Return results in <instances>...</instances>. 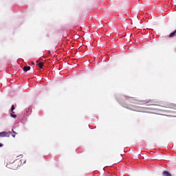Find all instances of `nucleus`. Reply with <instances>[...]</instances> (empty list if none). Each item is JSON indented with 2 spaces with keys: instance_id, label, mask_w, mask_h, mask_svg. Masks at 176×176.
<instances>
[{
  "instance_id": "nucleus-1",
  "label": "nucleus",
  "mask_w": 176,
  "mask_h": 176,
  "mask_svg": "<svg viewBox=\"0 0 176 176\" xmlns=\"http://www.w3.org/2000/svg\"><path fill=\"white\" fill-rule=\"evenodd\" d=\"M19 161H14L13 162H7L6 167L11 170H16L19 167Z\"/></svg>"
},
{
  "instance_id": "nucleus-2",
  "label": "nucleus",
  "mask_w": 176,
  "mask_h": 176,
  "mask_svg": "<svg viewBox=\"0 0 176 176\" xmlns=\"http://www.w3.org/2000/svg\"><path fill=\"white\" fill-rule=\"evenodd\" d=\"M11 132H0V137L1 138H10Z\"/></svg>"
},
{
  "instance_id": "nucleus-3",
  "label": "nucleus",
  "mask_w": 176,
  "mask_h": 176,
  "mask_svg": "<svg viewBox=\"0 0 176 176\" xmlns=\"http://www.w3.org/2000/svg\"><path fill=\"white\" fill-rule=\"evenodd\" d=\"M144 103L148 104V105H150V106H157V102H153L151 100H146V102H144Z\"/></svg>"
},
{
  "instance_id": "nucleus-4",
  "label": "nucleus",
  "mask_w": 176,
  "mask_h": 176,
  "mask_svg": "<svg viewBox=\"0 0 176 176\" xmlns=\"http://www.w3.org/2000/svg\"><path fill=\"white\" fill-rule=\"evenodd\" d=\"M31 69V67H29V66H25L23 67V72H28Z\"/></svg>"
},
{
  "instance_id": "nucleus-5",
  "label": "nucleus",
  "mask_w": 176,
  "mask_h": 176,
  "mask_svg": "<svg viewBox=\"0 0 176 176\" xmlns=\"http://www.w3.org/2000/svg\"><path fill=\"white\" fill-rule=\"evenodd\" d=\"M163 175H164V176H172V174L168 172V171H164V172H163Z\"/></svg>"
},
{
  "instance_id": "nucleus-6",
  "label": "nucleus",
  "mask_w": 176,
  "mask_h": 176,
  "mask_svg": "<svg viewBox=\"0 0 176 176\" xmlns=\"http://www.w3.org/2000/svg\"><path fill=\"white\" fill-rule=\"evenodd\" d=\"M12 132H11L10 134H12V138H14L16 137L17 133H16V131H14V129H12Z\"/></svg>"
},
{
  "instance_id": "nucleus-7",
  "label": "nucleus",
  "mask_w": 176,
  "mask_h": 176,
  "mask_svg": "<svg viewBox=\"0 0 176 176\" xmlns=\"http://www.w3.org/2000/svg\"><path fill=\"white\" fill-rule=\"evenodd\" d=\"M176 36V30L172 33H170V34H169V37H173Z\"/></svg>"
},
{
  "instance_id": "nucleus-8",
  "label": "nucleus",
  "mask_w": 176,
  "mask_h": 176,
  "mask_svg": "<svg viewBox=\"0 0 176 176\" xmlns=\"http://www.w3.org/2000/svg\"><path fill=\"white\" fill-rule=\"evenodd\" d=\"M14 109H15L14 104H12L11 107L12 113H14Z\"/></svg>"
},
{
  "instance_id": "nucleus-9",
  "label": "nucleus",
  "mask_w": 176,
  "mask_h": 176,
  "mask_svg": "<svg viewBox=\"0 0 176 176\" xmlns=\"http://www.w3.org/2000/svg\"><path fill=\"white\" fill-rule=\"evenodd\" d=\"M38 67H39L40 69H43V63H38Z\"/></svg>"
},
{
  "instance_id": "nucleus-10",
  "label": "nucleus",
  "mask_w": 176,
  "mask_h": 176,
  "mask_svg": "<svg viewBox=\"0 0 176 176\" xmlns=\"http://www.w3.org/2000/svg\"><path fill=\"white\" fill-rule=\"evenodd\" d=\"M10 116H11L12 118H13L14 119H16V117H17L16 115L12 114V113L10 114Z\"/></svg>"
},
{
  "instance_id": "nucleus-11",
  "label": "nucleus",
  "mask_w": 176,
  "mask_h": 176,
  "mask_svg": "<svg viewBox=\"0 0 176 176\" xmlns=\"http://www.w3.org/2000/svg\"><path fill=\"white\" fill-rule=\"evenodd\" d=\"M3 144L2 143H0V147H2Z\"/></svg>"
},
{
  "instance_id": "nucleus-12",
  "label": "nucleus",
  "mask_w": 176,
  "mask_h": 176,
  "mask_svg": "<svg viewBox=\"0 0 176 176\" xmlns=\"http://www.w3.org/2000/svg\"><path fill=\"white\" fill-rule=\"evenodd\" d=\"M32 65H34V62H32Z\"/></svg>"
},
{
  "instance_id": "nucleus-13",
  "label": "nucleus",
  "mask_w": 176,
  "mask_h": 176,
  "mask_svg": "<svg viewBox=\"0 0 176 176\" xmlns=\"http://www.w3.org/2000/svg\"><path fill=\"white\" fill-rule=\"evenodd\" d=\"M133 100H135V98H133Z\"/></svg>"
},
{
  "instance_id": "nucleus-14",
  "label": "nucleus",
  "mask_w": 176,
  "mask_h": 176,
  "mask_svg": "<svg viewBox=\"0 0 176 176\" xmlns=\"http://www.w3.org/2000/svg\"><path fill=\"white\" fill-rule=\"evenodd\" d=\"M36 63H38V60H36Z\"/></svg>"
}]
</instances>
